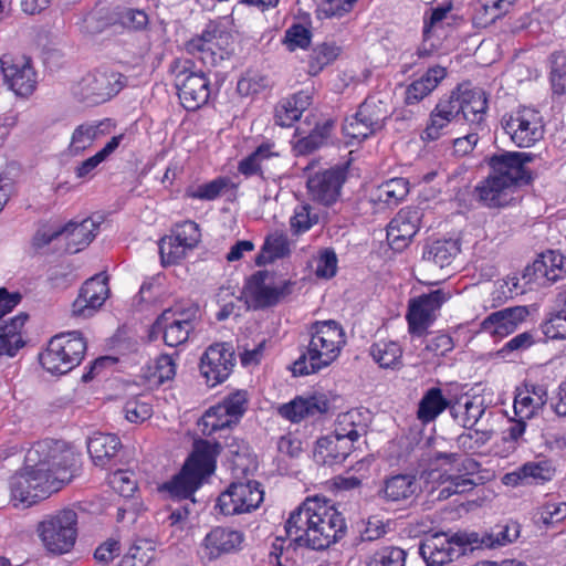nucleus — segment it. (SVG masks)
<instances>
[{
	"mask_svg": "<svg viewBox=\"0 0 566 566\" xmlns=\"http://www.w3.org/2000/svg\"><path fill=\"white\" fill-rule=\"evenodd\" d=\"M262 501L263 491L259 482H233L219 495L214 509L223 515H237L258 509Z\"/></svg>",
	"mask_w": 566,
	"mask_h": 566,
	"instance_id": "obj_16",
	"label": "nucleus"
},
{
	"mask_svg": "<svg viewBox=\"0 0 566 566\" xmlns=\"http://www.w3.org/2000/svg\"><path fill=\"white\" fill-rule=\"evenodd\" d=\"M231 35L214 23H209L201 34L185 44L188 54L196 56L209 66H217L230 59L233 53Z\"/></svg>",
	"mask_w": 566,
	"mask_h": 566,
	"instance_id": "obj_11",
	"label": "nucleus"
},
{
	"mask_svg": "<svg viewBox=\"0 0 566 566\" xmlns=\"http://www.w3.org/2000/svg\"><path fill=\"white\" fill-rule=\"evenodd\" d=\"M542 333L549 339H566V313L558 311L541 325Z\"/></svg>",
	"mask_w": 566,
	"mask_h": 566,
	"instance_id": "obj_58",
	"label": "nucleus"
},
{
	"mask_svg": "<svg viewBox=\"0 0 566 566\" xmlns=\"http://www.w3.org/2000/svg\"><path fill=\"white\" fill-rule=\"evenodd\" d=\"M446 76L447 70L444 67L440 65L430 67L419 80L407 86L405 103L408 105L417 104L429 95Z\"/></svg>",
	"mask_w": 566,
	"mask_h": 566,
	"instance_id": "obj_31",
	"label": "nucleus"
},
{
	"mask_svg": "<svg viewBox=\"0 0 566 566\" xmlns=\"http://www.w3.org/2000/svg\"><path fill=\"white\" fill-rule=\"evenodd\" d=\"M551 83L555 94L566 93V54L562 51L551 55Z\"/></svg>",
	"mask_w": 566,
	"mask_h": 566,
	"instance_id": "obj_52",
	"label": "nucleus"
},
{
	"mask_svg": "<svg viewBox=\"0 0 566 566\" xmlns=\"http://www.w3.org/2000/svg\"><path fill=\"white\" fill-rule=\"evenodd\" d=\"M290 253L289 241L285 234L274 232L269 234L261 248L260 253L255 258L259 266L272 263L276 259H282Z\"/></svg>",
	"mask_w": 566,
	"mask_h": 566,
	"instance_id": "obj_41",
	"label": "nucleus"
},
{
	"mask_svg": "<svg viewBox=\"0 0 566 566\" xmlns=\"http://www.w3.org/2000/svg\"><path fill=\"white\" fill-rule=\"evenodd\" d=\"M564 260L565 256L557 251L543 253L541 259L533 263L534 273L547 280L555 281L558 276L555 271L564 268Z\"/></svg>",
	"mask_w": 566,
	"mask_h": 566,
	"instance_id": "obj_49",
	"label": "nucleus"
},
{
	"mask_svg": "<svg viewBox=\"0 0 566 566\" xmlns=\"http://www.w3.org/2000/svg\"><path fill=\"white\" fill-rule=\"evenodd\" d=\"M342 48L335 42H323L313 48L308 56V74L317 75L323 69L333 63L340 54Z\"/></svg>",
	"mask_w": 566,
	"mask_h": 566,
	"instance_id": "obj_42",
	"label": "nucleus"
},
{
	"mask_svg": "<svg viewBox=\"0 0 566 566\" xmlns=\"http://www.w3.org/2000/svg\"><path fill=\"white\" fill-rule=\"evenodd\" d=\"M531 153L503 151L488 160L490 175L475 187L479 201L488 208H503L511 205L522 184H527L531 176L525 164L533 159Z\"/></svg>",
	"mask_w": 566,
	"mask_h": 566,
	"instance_id": "obj_3",
	"label": "nucleus"
},
{
	"mask_svg": "<svg viewBox=\"0 0 566 566\" xmlns=\"http://www.w3.org/2000/svg\"><path fill=\"white\" fill-rule=\"evenodd\" d=\"M528 311L525 306H514L491 313L482 322V329L494 336H505L515 331L525 319Z\"/></svg>",
	"mask_w": 566,
	"mask_h": 566,
	"instance_id": "obj_28",
	"label": "nucleus"
},
{
	"mask_svg": "<svg viewBox=\"0 0 566 566\" xmlns=\"http://www.w3.org/2000/svg\"><path fill=\"white\" fill-rule=\"evenodd\" d=\"M125 417L129 422H143L153 415L151 405L140 398L129 399L124 407Z\"/></svg>",
	"mask_w": 566,
	"mask_h": 566,
	"instance_id": "obj_60",
	"label": "nucleus"
},
{
	"mask_svg": "<svg viewBox=\"0 0 566 566\" xmlns=\"http://www.w3.org/2000/svg\"><path fill=\"white\" fill-rule=\"evenodd\" d=\"M221 446L218 442L211 443L208 440L195 442V449L184 464L181 471L170 481L166 482L161 490L166 491L172 500L190 499L195 503L193 493L201 485L202 480L214 472L216 457Z\"/></svg>",
	"mask_w": 566,
	"mask_h": 566,
	"instance_id": "obj_5",
	"label": "nucleus"
},
{
	"mask_svg": "<svg viewBox=\"0 0 566 566\" xmlns=\"http://www.w3.org/2000/svg\"><path fill=\"white\" fill-rule=\"evenodd\" d=\"M247 392L237 391L224 398L221 403H218L217 410L226 412L237 423L247 410Z\"/></svg>",
	"mask_w": 566,
	"mask_h": 566,
	"instance_id": "obj_54",
	"label": "nucleus"
},
{
	"mask_svg": "<svg viewBox=\"0 0 566 566\" xmlns=\"http://www.w3.org/2000/svg\"><path fill=\"white\" fill-rule=\"evenodd\" d=\"M87 348L81 332L72 331L53 336L40 363L51 374L63 375L80 365Z\"/></svg>",
	"mask_w": 566,
	"mask_h": 566,
	"instance_id": "obj_6",
	"label": "nucleus"
},
{
	"mask_svg": "<svg viewBox=\"0 0 566 566\" xmlns=\"http://www.w3.org/2000/svg\"><path fill=\"white\" fill-rule=\"evenodd\" d=\"M388 116V109L382 101L366 98L355 114L345 118L342 130L349 139L347 144L360 143L382 129Z\"/></svg>",
	"mask_w": 566,
	"mask_h": 566,
	"instance_id": "obj_12",
	"label": "nucleus"
},
{
	"mask_svg": "<svg viewBox=\"0 0 566 566\" xmlns=\"http://www.w3.org/2000/svg\"><path fill=\"white\" fill-rule=\"evenodd\" d=\"M369 353L381 368H398L402 365V348L394 340H379L370 346Z\"/></svg>",
	"mask_w": 566,
	"mask_h": 566,
	"instance_id": "obj_40",
	"label": "nucleus"
},
{
	"mask_svg": "<svg viewBox=\"0 0 566 566\" xmlns=\"http://www.w3.org/2000/svg\"><path fill=\"white\" fill-rule=\"evenodd\" d=\"M116 23V12H111L109 9L104 7H97L83 19V30L88 34H97Z\"/></svg>",
	"mask_w": 566,
	"mask_h": 566,
	"instance_id": "obj_46",
	"label": "nucleus"
},
{
	"mask_svg": "<svg viewBox=\"0 0 566 566\" xmlns=\"http://www.w3.org/2000/svg\"><path fill=\"white\" fill-rule=\"evenodd\" d=\"M555 472L553 462L547 459L528 461L521 467L526 483L543 484L553 480Z\"/></svg>",
	"mask_w": 566,
	"mask_h": 566,
	"instance_id": "obj_43",
	"label": "nucleus"
},
{
	"mask_svg": "<svg viewBox=\"0 0 566 566\" xmlns=\"http://www.w3.org/2000/svg\"><path fill=\"white\" fill-rule=\"evenodd\" d=\"M122 449V442L116 434L96 432L87 440V451L95 465L112 468Z\"/></svg>",
	"mask_w": 566,
	"mask_h": 566,
	"instance_id": "obj_26",
	"label": "nucleus"
},
{
	"mask_svg": "<svg viewBox=\"0 0 566 566\" xmlns=\"http://www.w3.org/2000/svg\"><path fill=\"white\" fill-rule=\"evenodd\" d=\"M229 184V178L218 177L207 184L188 189L187 196L200 200H214L228 188Z\"/></svg>",
	"mask_w": 566,
	"mask_h": 566,
	"instance_id": "obj_53",
	"label": "nucleus"
},
{
	"mask_svg": "<svg viewBox=\"0 0 566 566\" xmlns=\"http://www.w3.org/2000/svg\"><path fill=\"white\" fill-rule=\"evenodd\" d=\"M480 464L471 459H464L454 472L438 469L428 472V478L438 483L437 489L432 488L431 493L438 491V500H447L453 494H462L472 491L476 483L470 478L479 471Z\"/></svg>",
	"mask_w": 566,
	"mask_h": 566,
	"instance_id": "obj_15",
	"label": "nucleus"
},
{
	"mask_svg": "<svg viewBox=\"0 0 566 566\" xmlns=\"http://www.w3.org/2000/svg\"><path fill=\"white\" fill-rule=\"evenodd\" d=\"M482 534L469 535L455 534L449 536L446 533H434L427 536L419 545V554L427 566H442L464 554L467 544H481Z\"/></svg>",
	"mask_w": 566,
	"mask_h": 566,
	"instance_id": "obj_9",
	"label": "nucleus"
},
{
	"mask_svg": "<svg viewBox=\"0 0 566 566\" xmlns=\"http://www.w3.org/2000/svg\"><path fill=\"white\" fill-rule=\"evenodd\" d=\"M235 366L234 348L229 343L210 345L200 358V373L210 387L226 381Z\"/></svg>",
	"mask_w": 566,
	"mask_h": 566,
	"instance_id": "obj_17",
	"label": "nucleus"
},
{
	"mask_svg": "<svg viewBox=\"0 0 566 566\" xmlns=\"http://www.w3.org/2000/svg\"><path fill=\"white\" fill-rule=\"evenodd\" d=\"M1 71L6 83L21 97L30 96L36 87V74L27 56L4 54L0 59Z\"/></svg>",
	"mask_w": 566,
	"mask_h": 566,
	"instance_id": "obj_19",
	"label": "nucleus"
},
{
	"mask_svg": "<svg viewBox=\"0 0 566 566\" xmlns=\"http://www.w3.org/2000/svg\"><path fill=\"white\" fill-rule=\"evenodd\" d=\"M123 76L118 73L94 72L82 77L75 94L88 105H97L108 101L123 87Z\"/></svg>",
	"mask_w": 566,
	"mask_h": 566,
	"instance_id": "obj_18",
	"label": "nucleus"
},
{
	"mask_svg": "<svg viewBox=\"0 0 566 566\" xmlns=\"http://www.w3.org/2000/svg\"><path fill=\"white\" fill-rule=\"evenodd\" d=\"M422 213L418 208L401 209L387 227V240L394 250L401 251L419 230Z\"/></svg>",
	"mask_w": 566,
	"mask_h": 566,
	"instance_id": "obj_23",
	"label": "nucleus"
},
{
	"mask_svg": "<svg viewBox=\"0 0 566 566\" xmlns=\"http://www.w3.org/2000/svg\"><path fill=\"white\" fill-rule=\"evenodd\" d=\"M354 444L335 433L319 438L314 450V460L322 465L333 467L343 463L352 453Z\"/></svg>",
	"mask_w": 566,
	"mask_h": 566,
	"instance_id": "obj_25",
	"label": "nucleus"
},
{
	"mask_svg": "<svg viewBox=\"0 0 566 566\" xmlns=\"http://www.w3.org/2000/svg\"><path fill=\"white\" fill-rule=\"evenodd\" d=\"M451 416L467 429H472L485 412L483 400L479 397L467 398L463 405L450 407Z\"/></svg>",
	"mask_w": 566,
	"mask_h": 566,
	"instance_id": "obj_39",
	"label": "nucleus"
},
{
	"mask_svg": "<svg viewBox=\"0 0 566 566\" xmlns=\"http://www.w3.org/2000/svg\"><path fill=\"white\" fill-rule=\"evenodd\" d=\"M312 32L302 24H293L285 31L284 43L290 51L306 49L311 44Z\"/></svg>",
	"mask_w": 566,
	"mask_h": 566,
	"instance_id": "obj_57",
	"label": "nucleus"
},
{
	"mask_svg": "<svg viewBox=\"0 0 566 566\" xmlns=\"http://www.w3.org/2000/svg\"><path fill=\"white\" fill-rule=\"evenodd\" d=\"M516 0H479L475 4V17L484 23L494 22L505 14Z\"/></svg>",
	"mask_w": 566,
	"mask_h": 566,
	"instance_id": "obj_47",
	"label": "nucleus"
},
{
	"mask_svg": "<svg viewBox=\"0 0 566 566\" xmlns=\"http://www.w3.org/2000/svg\"><path fill=\"white\" fill-rule=\"evenodd\" d=\"M112 122L108 118L85 122L77 125L71 135L66 148L67 155L71 157L82 156L86 150L92 148L96 140L109 134Z\"/></svg>",
	"mask_w": 566,
	"mask_h": 566,
	"instance_id": "obj_24",
	"label": "nucleus"
},
{
	"mask_svg": "<svg viewBox=\"0 0 566 566\" xmlns=\"http://www.w3.org/2000/svg\"><path fill=\"white\" fill-rule=\"evenodd\" d=\"M109 296L108 276L103 273L86 280L72 304V315L75 317H92Z\"/></svg>",
	"mask_w": 566,
	"mask_h": 566,
	"instance_id": "obj_20",
	"label": "nucleus"
},
{
	"mask_svg": "<svg viewBox=\"0 0 566 566\" xmlns=\"http://www.w3.org/2000/svg\"><path fill=\"white\" fill-rule=\"evenodd\" d=\"M346 177V166H335L316 172L306 182L311 198L324 206L333 205L339 198Z\"/></svg>",
	"mask_w": 566,
	"mask_h": 566,
	"instance_id": "obj_21",
	"label": "nucleus"
},
{
	"mask_svg": "<svg viewBox=\"0 0 566 566\" xmlns=\"http://www.w3.org/2000/svg\"><path fill=\"white\" fill-rule=\"evenodd\" d=\"M501 127L517 147H531L544 136V123L538 111L522 106L501 118Z\"/></svg>",
	"mask_w": 566,
	"mask_h": 566,
	"instance_id": "obj_13",
	"label": "nucleus"
},
{
	"mask_svg": "<svg viewBox=\"0 0 566 566\" xmlns=\"http://www.w3.org/2000/svg\"><path fill=\"white\" fill-rule=\"evenodd\" d=\"M419 490L417 479L412 474H396L384 481L378 495L389 502L408 500Z\"/></svg>",
	"mask_w": 566,
	"mask_h": 566,
	"instance_id": "obj_30",
	"label": "nucleus"
},
{
	"mask_svg": "<svg viewBox=\"0 0 566 566\" xmlns=\"http://www.w3.org/2000/svg\"><path fill=\"white\" fill-rule=\"evenodd\" d=\"M521 534V525L513 520L497 523L490 531L483 532L481 544L486 548H496L515 542Z\"/></svg>",
	"mask_w": 566,
	"mask_h": 566,
	"instance_id": "obj_35",
	"label": "nucleus"
},
{
	"mask_svg": "<svg viewBox=\"0 0 566 566\" xmlns=\"http://www.w3.org/2000/svg\"><path fill=\"white\" fill-rule=\"evenodd\" d=\"M76 524V512L72 509H63L43 520L38 526V532L48 551L54 554H64L75 543Z\"/></svg>",
	"mask_w": 566,
	"mask_h": 566,
	"instance_id": "obj_10",
	"label": "nucleus"
},
{
	"mask_svg": "<svg viewBox=\"0 0 566 566\" xmlns=\"http://www.w3.org/2000/svg\"><path fill=\"white\" fill-rule=\"evenodd\" d=\"M285 531L298 546L324 551L345 536L347 526L329 501L315 496L307 497L290 514Z\"/></svg>",
	"mask_w": 566,
	"mask_h": 566,
	"instance_id": "obj_2",
	"label": "nucleus"
},
{
	"mask_svg": "<svg viewBox=\"0 0 566 566\" xmlns=\"http://www.w3.org/2000/svg\"><path fill=\"white\" fill-rule=\"evenodd\" d=\"M198 315L197 305L187 308H167L157 317L150 333L151 335L163 334L167 346H179L188 340L190 333L195 329Z\"/></svg>",
	"mask_w": 566,
	"mask_h": 566,
	"instance_id": "obj_14",
	"label": "nucleus"
},
{
	"mask_svg": "<svg viewBox=\"0 0 566 566\" xmlns=\"http://www.w3.org/2000/svg\"><path fill=\"white\" fill-rule=\"evenodd\" d=\"M302 113L294 107L289 98L281 101L275 107V123L282 127H290L301 117Z\"/></svg>",
	"mask_w": 566,
	"mask_h": 566,
	"instance_id": "obj_63",
	"label": "nucleus"
},
{
	"mask_svg": "<svg viewBox=\"0 0 566 566\" xmlns=\"http://www.w3.org/2000/svg\"><path fill=\"white\" fill-rule=\"evenodd\" d=\"M98 224L92 219L80 223L69 222L63 226V235L67 239L66 250L76 253L88 245L96 235Z\"/></svg>",
	"mask_w": 566,
	"mask_h": 566,
	"instance_id": "obj_32",
	"label": "nucleus"
},
{
	"mask_svg": "<svg viewBox=\"0 0 566 566\" xmlns=\"http://www.w3.org/2000/svg\"><path fill=\"white\" fill-rule=\"evenodd\" d=\"M408 180L405 178H392L382 182L376 190V199L388 206L397 205L408 195Z\"/></svg>",
	"mask_w": 566,
	"mask_h": 566,
	"instance_id": "obj_44",
	"label": "nucleus"
},
{
	"mask_svg": "<svg viewBox=\"0 0 566 566\" xmlns=\"http://www.w3.org/2000/svg\"><path fill=\"white\" fill-rule=\"evenodd\" d=\"M200 240V230L196 222L185 221L176 229L174 241L184 248L192 249Z\"/></svg>",
	"mask_w": 566,
	"mask_h": 566,
	"instance_id": "obj_61",
	"label": "nucleus"
},
{
	"mask_svg": "<svg viewBox=\"0 0 566 566\" xmlns=\"http://www.w3.org/2000/svg\"><path fill=\"white\" fill-rule=\"evenodd\" d=\"M78 458L65 441L44 439L25 453L24 467L9 481L14 506H31L70 483L75 475Z\"/></svg>",
	"mask_w": 566,
	"mask_h": 566,
	"instance_id": "obj_1",
	"label": "nucleus"
},
{
	"mask_svg": "<svg viewBox=\"0 0 566 566\" xmlns=\"http://www.w3.org/2000/svg\"><path fill=\"white\" fill-rule=\"evenodd\" d=\"M451 94L462 120L475 125L482 123L488 108V97L482 88L460 84Z\"/></svg>",
	"mask_w": 566,
	"mask_h": 566,
	"instance_id": "obj_22",
	"label": "nucleus"
},
{
	"mask_svg": "<svg viewBox=\"0 0 566 566\" xmlns=\"http://www.w3.org/2000/svg\"><path fill=\"white\" fill-rule=\"evenodd\" d=\"M117 23L130 30H143L148 24L145 11L132 8H122L116 11Z\"/></svg>",
	"mask_w": 566,
	"mask_h": 566,
	"instance_id": "obj_56",
	"label": "nucleus"
},
{
	"mask_svg": "<svg viewBox=\"0 0 566 566\" xmlns=\"http://www.w3.org/2000/svg\"><path fill=\"white\" fill-rule=\"evenodd\" d=\"M233 420L226 413L217 410V406L210 407L198 421V427L203 436H211L213 432L233 424Z\"/></svg>",
	"mask_w": 566,
	"mask_h": 566,
	"instance_id": "obj_50",
	"label": "nucleus"
},
{
	"mask_svg": "<svg viewBox=\"0 0 566 566\" xmlns=\"http://www.w3.org/2000/svg\"><path fill=\"white\" fill-rule=\"evenodd\" d=\"M334 126L335 123L332 119H326L322 124H317L306 137L298 140V150L301 153H312L325 145L331 137Z\"/></svg>",
	"mask_w": 566,
	"mask_h": 566,
	"instance_id": "obj_45",
	"label": "nucleus"
},
{
	"mask_svg": "<svg viewBox=\"0 0 566 566\" xmlns=\"http://www.w3.org/2000/svg\"><path fill=\"white\" fill-rule=\"evenodd\" d=\"M406 555L399 547H382L368 558L367 566H405Z\"/></svg>",
	"mask_w": 566,
	"mask_h": 566,
	"instance_id": "obj_51",
	"label": "nucleus"
},
{
	"mask_svg": "<svg viewBox=\"0 0 566 566\" xmlns=\"http://www.w3.org/2000/svg\"><path fill=\"white\" fill-rule=\"evenodd\" d=\"M28 319V314L20 313L11 318L10 323L0 325V356H14L23 347L24 342L21 336V329Z\"/></svg>",
	"mask_w": 566,
	"mask_h": 566,
	"instance_id": "obj_34",
	"label": "nucleus"
},
{
	"mask_svg": "<svg viewBox=\"0 0 566 566\" xmlns=\"http://www.w3.org/2000/svg\"><path fill=\"white\" fill-rule=\"evenodd\" d=\"M273 147L274 144L271 143L261 144L252 154L239 163V172L245 177L259 175L264 178V172L268 169L266 163L279 157Z\"/></svg>",
	"mask_w": 566,
	"mask_h": 566,
	"instance_id": "obj_36",
	"label": "nucleus"
},
{
	"mask_svg": "<svg viewBox=\"0 0 566 566\" xmlns=\"http://www.w3.org/2000/svg\"><path fill=\"white\" fill-rule=\"evenodd\" d=\"M432 312L424 307L418 301L411 300L407 313V321L409 333L413 335H421L430 325L432 321Z\"/></svg>",
	"mask_w": 566,
	"mask_h": 566,
	"instance_id": "obj_48",
	"label": "nucleus"
},
{
	"mask_svg": "<svg viewBox=\"0 0 566 566\" xmlns=\"http://www.w3.org/2000/svg\"><path fill=\"white\" fill-rule=\"evenodd\" d=\"M317 222L318 214L313 211V208L308 203L297 206L290 221L294 233H303Z\"/></svg>",
	"mask_w": 566,
	"mask_h": 566,
	"instance_id": "obj_55",
	"label": "nucleus"
},
{
	"mask_svg": "<svg viewBox=\"0 0 566 566\" xmlns=\"http://www.w3.org/2000/svg\"><path fill=\"white\" fill-rule=\"evenodd\" d=\"M175 74V86L181 105L187 111H197L210 97V81L202 71H195L189 60L175 61L171 66Z\"/></svg>",
	"mask_w": 566,
	"mask_h": 566,
	"instance_id": "obj_8",
	"label": "nucleus"
},
{
	"mask_svg": "<svg viewBox=\"0 0 566 566\" xmlns=\"http://www.w3.org/2000/svg\"><path fill=\"white\" fill-rule=\"evenodd\" d=\"M459 252L460 245L457 240H438L423 252V260L443 269L452 263Z\"/></svg>",
	"mask_w": 566,
	"mask_h": 566,
	"instance_id": "obj_38",
	"label": "nucleus"
},
{
	"mask_svg": "<svg viewBox=\"0 0 566 566\" xmlns=\"http://www.w3.org/2000/svg\"><path fill=\"white\" fill-rule=\"evenodd\" d=\"M337 271V255L333 249H325L317 260L315 273L318 277L331 279Z\"/></svg>",
	"mask_w": 566,
	"mask_h": 566,
	"instance_id": "obj_62",
	"label": "nucleus"
},
{
	"mask_svg": "<svg viewBox=\"0 0 566 566\" xmlns=\"http://www.w3.org/2000/svg\"><path fill=\"white\" fill-rule=\"evenodd\" d=\"M450 407V401L443 396L442 390L439 387H431L418 403L417 418L423 424L430 423Z\"/></svg>",
	"mask_w": 566,
	"mask_h": 566,
	"instance_id": "obj_33",
	"label": "nucleus"
},
{
	"mask_svg": "<svg viewBox=\"0 0 566 566\" xmlns=\"http://www.w3.org/2000/svg\"><path fill=\"white\" fill-rule=\"evenodd\" d=\"M333 433L342 439H348L354 444L359 438L366 436L367 423L361 412L353 409L338 415Z\"/></svg>",
	"mask_w": 566,
	"mask_h": 566,
	"instance_id": "obj_37",
	"label": "nucleus"
},
{
	"mask_svg": "<svg viewBox=\"0 0 566 566\" xmlns=\"http://www.w3.org/2000/svg\"><path fill=\"white\" fill-rule=\"evenodd\" d=\"M329 402L325 396L296 397L292 401L282 405L279 413L292 421L298 422L307 417H314L327 412Z\"/></svg>",
	"mask_w": 566,
	"mask_h": 566,
	"instance_id": "obj_27",
	"label": "nucleus"
},
{
	"mask_svg": "<svg viewBox=\"0 0 566 566\" xmlns=\"http://www.w3.org/2000/svg\"><path fill=\"white\" fill-rule=\"evenodd\" d=\"M537 521L545 525H554L566 518L565 502H547L537 511Z\"/></svg>",
	"mask_w": 566,
	"mask_h": 566,
	"instance_id": "obj_59",
	"label": "nucleus"
},
{
	"mask_svg": "<svg viewBox=\"0 0 566 566\" xmlns=\"http://www.w3.org/2000/svg\"><path fill=\"white\" fill-rule=\"evenodd\" d=\"M295 282L283 280L275 282L266 270L258 271L249 276L242 290V297L248 307L263 310L275 306L292 294Z\"/></svg>",
	"mask_w": 566,
	"mask_h": 566,
	"instance_id": "obj_7",
	"label": "nucleus"
},
{
	"mask_svg": "<svg viewBox=\"0 0 566 566\" xmlns=\"http://www.w3.org/2000/svg\"><path fill=\"white\" fill-rule=\"evenodd\" d=\"M243 539L244 535L240 531L216 527L205 537V547L208 549L211 558H217L222 554L238 551Z\"/></svg>",
	"mask_w": 566,
	"mask_h": 566,
	"instance_id": "obj_29",
	"label": "nucleus"
},
{
	"mask_svg": "<svg viewBox=\"0 0 566 566\" xmlns=\"http://www.w3.org/2000/svg\"><path fill=\"white\" fill-rule=\"evenodd\" d=\"M310 339L300 347V356L293 363L294 376L316 374L328 367L340 354L345 345V332L333 319L317 321L308 329Z\"/></svg>",
	"mask_w": 566,
	"mask_h": 566,
	"instance_id": "obj_4",
	"label": "nucleus"
},
{
	"mask_svg": "<svg viewBox=\"0 0 566 566\" xmlns=\"http://www.w3.org/2000/svg\"><path fill=\"white\" fill-rule=\"evenodd\" d=\"M269 85V80L266 76L253 74L247 75L239 80L237 88L241 95H251L258 94Z\"/></svg>",
	"mask_w": 566,
	"mask_h": 566,
	"instance_id": "obj_64",
	"label": "nucleus"
}]
</instances>
